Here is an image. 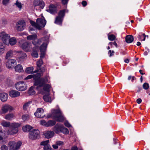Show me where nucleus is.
<instances>
[{
	"label": "nucleus",
	"instance_id": "f257e3e1",
	"mask_svg": "<svg viewBox=\"0 0 150 150\" xmlns=\"http://www.w3.org/2000/svg\"><path fill=\"white\" fill-rule=\"evenodd\" d=\"M49 83L47 76L44 78H41L39 79L35 80L34 83V86H38L36 88L39 89L40 88L43 87V90L45 91H50L51 86L49 84L47 83Z\"/></svg>",
	"mask_w": 150,
	"mask_h": 150
},
{
	"label": "nucleus",
	"instance_id": "f03ea898",
	"mask_svg": "<svg viewBox=\"0 0 150 150\" xmlns=\"http://www.w3.org/2000/svg\"><path fill=\"white\" fill-rule=\"evenodd\" d=\"M51 117H52L53 119L58 122H62L64 120V117L59 109L52 110L51 115H49L47 116L48 118Z\"/></svg>",
	"mask_w": 150,
	"mask_h": 150
},
{
	"label": "nucleus",
	"instance_id": "7ed1b4c3",
	"mask_svg": "<svg viewBox=\"0 0 150 150\" xmlns=\"http://www.w3.org/2000/svg\"><path fill=\"white\" fill-rule=\"evenodd\" d=\"M30 23L31 25L35 28L38 30H40L42 28L45 27L46 23V21L44 19L38 18L36 20V23L32 21H30Z\"/></svg>",
	"mask_w": 150,
	"mask_h": 150
},
{
	"label": "nucleus",
	"instance_id": "20e7f679",
	"mask_svg": "<svg viewBox=\"0 0 150 150\" xmlns=\"http://www.w3.org/2000/svg\"><path fill=\"white\" fill-rule=\"evenodd\" d=\"M49 36H46L44 38L41 39L42 40L44 41L45 42H44L40 47V50L41 52L40 57L41 58H43L45 57L47 43L49 41Z\"/></svg>",
	"mask_w": 150,
	"mask_h": 150
},
{
	"label": "nucleus",
	"instance_id": "39448f33",
	"mask_svg": "<svg viewBox=\"0 0 150 150\" xmlns=\"http://www.w3.org/2000/svg\"><path fill=\"white\" fill-rule=\"evenodd\" d=\"M66 12H68V11L67 10L64 9L59 11L58 16L56 18L54 22L55 23L60 25H62L65 15V13Z\"/></svg>",
	"mask_w": 150,
	"mask_h": 150
},
{
	"label": "nucleus",
	"instance_id": "423d86ee",
	"mask_svg": "<svg viewBox=\"0 0 150 150\" xmlns=\"http://www.w3.org/2000/svg\"><path fill=\"white\" fill-rule=\"evenodd\" d=\"M37 37L36 35L35 34L28 36L27 38L28 40H34L33 41V43L35 46V50H37L38 48V47L41 43V40H38L35 41Z\"/></svg>",
	"mask_w": 150,
	"mask_h": 150
},
{
	"label": "nucleus",
	"instance_id": "0eeeda50",
	"mask_svg": "<svg viewBox=\"0 0 150 150\" xmlns=\"http://www.w3.org/2000/svg\"><path fill=\"white\" fill-rule=\"evenodd\" d=\"M21 142H18L16 143L15 142H10L8 144V146L10 150H17L20 148Z\"/></svg>",
	"mask_w": 150,
	"mask_h": 150
},
{
	"label": "nucleus",
	"instance_id": "6e6552de",
	"mask_svg": "<svg viewBox=\"0 0 150 150\" xmlns=\"http://www.w3.org/2000/svg\"><path fill=\"white\" fill-rule=\"evenodd\" d=\"M29 138L32 140H35L40 137V132L38 129H33L29 132Z\"/></svg>",
	"mask_w": 150,
	"mask_h": 150
},
{
	"label": "nucleus",
	"instance_id": "1a4fd4ad",
	"mask_svg": "<svg viewBox=\"0 0 150 150\" xmlns=\"http://www.w3.org/2000/svg\"><path fill=\"white\" fill-rule=\"evenodd\" d=\"M20 125L17 123H12L10 126V129L8 130V133L9 134H13L17 133L18 131V127Z\"/></svg>",
	"mask_w": 150,
	"mask_h": 150
},
{
	"label": "nucleus",
	"instance_id": "9d476101",
	"mask_svg": "<svg viewBox=\"0 0 150 150\" xmlns=\"http://www.w3.org/2000/svg\"><path fill=\"white\" fill-rule=\"evenodd\" d=\"M15 86L18 91H23L27 89L26 85L23 81L17 82L15 84Z\"/></svg>",
	"mask_w": 150,
	"mask_h": 150
},
{
	"label": "nucleus",
	"instance_id": "9b49d317",
	"mask_svg": "<svg viewBox=\"0 0 150 150\" xmlns=\"http://www.w3.org/2000/svg\"><path fill=\"white\" fill-rule=\"evenodd\" d=\"M10 38V36L5 32H2L0 33V40L5 44H8V40Z\"/></svg>",
	"mask_w": 150,
	"mask_h": 150
},
{
	"label": "nucleus",
	"instance_id": "f8f14e48",
	"mask_svg": "<svg viewBox=\"0 0 150 150\" xmlns=\"http://www.w3.org/2000/svg\"><path fill=\"white\" fill-rule=\"evenodd\" d=\"M36 69L34 70V72H39L35 74V76L38 77H40L42 76L43 72L45 71V68L43 66H35Z\"/></svg>",
	"mask_w": 150,
	"mask_h": 150
},
{
	"label": "nucleus",
	"instance_id": "ddd939ff",
	"mask_svg": "<svg viewBox=\"0 0 150 150\" xmlns=\"http://www.w3.org/2000/svg\"><path fill=\"white\" fill-rule=\"evenodd\" d=\"M21 46L23 50L27 52L30 51L32 47L31 44L27 42H23Z\"/></svg>",
	"mask_w": 150,
	"mask_h": 150
},
{
	"label": "nucleus",
	"instance_id": "4468645a",
	"mask_svg": "<svg viewBox=\"0 0 150 150\" xmlns=\"http://www.w3.org/2000/svg\"><path fill=\"white\" fill-rule=\"evenodd\" d=\"M25 26V22L23 21H20L16 23V28L18 31H21L24 29Z\"/></svg>",
	"mask_w": 150,
	"mask_h": 150
},
{
	"label": "nucleus",
	"instance_id": "2eb2a0df",
	"mask_svg": "<svg viewBox=\"0 0 150 150\" xmlns=\"http://www.w3.org/2000/svg\"><path fill=\"white\" fill-rule=\"evenodd\" d=\"M35 116L37 117L42 118L45 116L44 110L42 108H38L36 111L35 113Z\"/></svg>",
	"mask_w": 150,
	"mask_h": 150
},
{
	"label": "nucleus",
	"instance_id": "dca6fc26",
	"mask_svg": "<svg viewBox=\"0 0 150 150\" xmlns=\"http://www.w3.org/2000/svg\"><path fill=\"white\" fill-rule=\"evenodd\" d=\"M15 52V51L12 50H10L7 51L5 56V59H8L13 57Z\"/></svg>",
	"mask_w": 150,
	"mask_h": 150
},
{
	"label": "nucleus",
	"instance_id": "f3484780",
	"mask_svg": "<svg viewBox=\"0 0 150 150\" xmlns=\"http://www.w3.org/2000/svg\"><path fill=\"white\" fill-rule=\"evenodd\" d=\"M13 110V108L9 105H5L2 108L1 110L3 113H5L8 111H11Z\"/></svg>",
	"mask_w": 150,
	"mask_h": 150
},
{
	"label": "nucleus",
	"instance_id": "a211bd4d",
	"mask_svg": "<svg viewBox=\"0 0 150 150\" xmlns=\"http://www.w3.org/2000/svg\"><path fill=\"white\" fill-rule=\"evenodd\" d=\"M56 10L55 6L52 4H50L46 9L47 11L52 14L54 13L55 12Z\"/></svg>",
	"mask_w": 150,
	"mask_h": 150
},
{
	"label": "nucleus",
	"instance_id": "6ab92c4d",
	"mask_svg": "<svg viewBox=\"0 0 150 150\" xmlns=\"http://www.w3.org/2000/svg\"><path fill=\"white\" fill-rule=\"evenodd\" d=\"M34 5L35 6H39L43 8L45 6V3L42 0H35Z\"/></svg>",
	"mask_w": 150,
	"mask_h": 150
},
{
	"label": "nucleus",
	"instance_id": "aec40b11",
	"mask_svg": "<svg viewBox=\"0 0 150 150\" xmlns=\"http://www.w3.org/2000/svg\"><path fill=\"white\" fill-rule=\"evenodd\" d=\"M9 95L12 98H15L19 96L20 93L16 90H11L9 92Z\"/></svg>",
	"mask_w": 150,
	"mask_h": 150
},
{
	"label": "nucleus",
	"instance_id": "412c9836",
	"mask_svg": "<svg viewBox=\"0 0 150 150\" xmlns=\"http://www.w3.org/2000/svg\"><path fill=\"white\" fill-rule=\"evenodd\" d=\"M63 125L60 124H57L54 127V130L57 133L61 132Z\"/></svg>",
	"mask_w": 150,
	"mask_h": 150
},
{
	"label": "nucleus",
	"instance_id": "4be33fe9",
	"mask_svg": "<svg viewBox=\"0 0 150 150\" xmlns=\"http://www.w3.org/2000/svg\"><path fill=\"white\" fill-rule=\"evenodd\" d=\"M6 62V66H14L17 64V62L15 59H7Z\"/></svg>",
	"mask_w": 150,
	"mask_h": 150
},
{
	"label": "nucleus",
	"instance_id": "5701e85b",
	"mask_svg": "<svg viewBox=\"0 0 150 150\" xmlns=\"http://www.w3.org/2000/svg\"><path fill=\"white\" fill-rule=\"evenodd\" d=\"M8 94L5 93H0V99L3 102L6 101L8 98Z\"/></svg>",
	"mask_w": 150,
	"mask_h": 150
},
{
	"label": "nucleus",
	"instance_id": "b1692460",
	"mask_svg": "<svg viewBox=\"0 0 150 150\" xmlns=\"http://www.w3.org/2000/svg\"><path fill=\"white\" fill-rule=\"evenodd\" d=\"M17 42V40L15 37H12L10 38L8 40V44H6L7 45H9L10 44L11 45H13L16 44Z\"/></svg>",
	"mask_w": 150,
	"mask_h": 150
},
{
	"label": "nucleus",
	"instance_id": "393cba45",
	"mask_svg": "<svg viewBox=\"0 0 150 150\" xmlns=\"http://www.w3.org/2000/svg\"><path fill=\"white\" fill-rule=\"evenodd\" d=\"M54 132L53 131H49L47 132L45 134V137L48 139L52 137L54 135Z\"/></svg>",
	"mask_w": 150,
	"mask_h": 150
},
{
	"label": "nucleus",
	"instance_id": "a878e982",
	"mask_svg": "<svg viewBox=\"0 0 150 150\" xmlns=\"http://www.w3.org/2000/svg\"><path fill=\"white\" fill-rule=\"evenodd\" d=\"M125 40L126 42L127 43H130L133 41L134 40V38L132 35H128L126 36Z\"/></svg>",
	"mask_w": 150,
	"mask_h": 150
},
{
	"label": "nucleus",
	"instance_id": "bb28decb",
	"mask_svg": "<svg viewBox=\"0 0 150 150\" xmlns=\"http://www.w3.org/2000/svg\"><path fill=\"white\" fill-rule=\"evenodd\" d=\"M18 53H20V57L19 58V59L21 60H23V59H25L27 57L26 54L24 52H23L21 51H17Z\"/></svg>",
	"mask_w": 150,
	"mask_h": 150
},
{
	"label": "nucleus",
	"instance_id": "cd10ccee",
	"mask_svg": "<svg viewBox=\"0 0 150 150\" xmlns=\"http://www.w3.org/2000/svg\"><path fill=\"white\" fill-rule=\"evenodd\" d=\"M15 117L13 113L6 114L5 116V119L8 120H12Z\"/></svg>",
	"mask_w": 150,
	"mask_h": 150
},
{
	"label": "nucleus",
	"instance_id": "c85d7f7f",
	"mask_svg": "<svg viewBox=\"0 0 150 150\" xmlns=\"http://www.w3.org/2000/svg\"><path fill=\"white\" fill-rule=\"evenodd\" d=\"M34 68L33 67H30L26 68L25 70V72L27 73H34V71H33Z\"/></svg>",
	"mask_w": 150,
	"mask_h": 150
},
{
	"label": "nucleus",
	"instance_id": "c756f323",
	"mask_svg": "<svg viewBox=\"0 0 150 150\" xmlns=\"http://www.w3.org/2000/svg\"><path fill=\"white\" fill-rule=\"evenodd\" d=\"M56 124L55 121L53 120H49L47 122V127L52 126Z\"/></svg>",
	"mask_w": 150,
	"mask_h": 150
},
{
	"label": "nucleus",
	"instance_id": "7c9ffc66",
	"mask_svg": "<svg viewBox=\"0 0 150 150\" xmlns=\"http://www.w3.org/2000/svg\"><path fill=\"white\" fill-rule=\"evenodd\" d=\"M32 127L29 125H26L23 127V130L25 132H30Z\"/></svg>",
	"mask_w": 150,
	"mask_h": 150
},
{
	"label": "nucleus",
	"instance_id": "2f4dec72",
	"mask_svg": "<svg viewBox=\"0 0 150 150\" xmlns=\"http://www.w3.org/2000/svg\"><path fill=\"white\" fill-rule=\"evenodd\" d=\"M16 71L19 72H23V70L22 66H15L14 67Z\"/></svg>",
	"mask_w": 150,
	"mask_h": 150
},
{
	"label": "nucleus",
	"instance_id": "473e14b6",
	"mask_svg": "<svg viewBox=\"0 0 150 150\" xmlns=\"http://www.w3.org/2000/svg\"><path fill=\"white\" fill-rule=\"evenodd\" d=\"M146 35L144 33H139L138 38L141 41H144L145 40Z\"/></svg>",
	"mask_w": 150,
	"mask_h": 150
},
{
	"label": "nucleus",
	"instance_id": "72a5a7b5",
	"mask_svg": "<svg viewBox=\"0 0 150 150\" xmlns=\"http://www.w3.org/2000/svg\"><path fill=\"white\" fill-rule=\"evenodd\" d=\"M44 100L46 102H50L51 99L49 95H45L43 97Z\"/></svg>",
	"mask_w": 150,
	"mask_h": 150
},
{
	"label": "nucleus",
	"instance_id": "f704fd0d",
	"mask_svg": "<svg viewBox=\"0 0 150 150\" xmlns=\"http://www.w3.org/2000/svg\"><path fill=\"white\" fill-rule=\"evenodd\" d=\"M34 86H32L30 88L28 93L30 95H33L35 94V92L33 90Z\"/></svg>",
	"mask_w": 150,
	"mask_h": 150
},
{
	"label": "nucleus",
	"instance_id": "c9c22d12",
	"mask_svg": "<svg viewBox=\"0 0 150 150\" xmlns=\"http://www.w3.org/2000/svg\"><path fill=\"white\" fill-rule=\"evenodd\" d=\"M14 5L17 7L19 9V10L20 11L22 8V4L21 2L17 0L16 1V2L14 4Z\"/></svg>",
	"mask_w": 150,
	"mask_h": 150
},
{
	"label": "nucleus",
	"instance_id": "e433bc0d",
	"mask_svg": "<svg viewBox=\"0 0 150 150\" xmlns=\"http://www.w3.org/2000/svg\"><path fill=\"white\" fill-rule=\"evenodd\" d=\"M1 125L4 127H8L10 126V123L9 122L4 121L1 123Z\"/></svg>",
	"mask_w": 150,
	"mask_h": 150
},
{
	"label": "nucleus",
	"instance_id": "4c0bfd02",
	"mask_svg": "<svg viewBox=\"0 0 150 150\" xmlns=\"http://www.w3.org/2000/svg\"><path fill=\"white\" fill-rule=\"evenodd\" d=\"M61 132L65 134H68L69 133V131L67 128L64 127L63 125Z\"/></svg>",
	"mask_w": 150,
	"mask_h": 150
},
{
	"label": "nucleus",
	"instance_id": "58836bf2",
	"mask_svg": "<svg viewBox=\"0 0 150 150\" xmlns=\"http://www.w3.org/2000/svg\"><path fill=\"white\" fill-rule=\"evenodd\" d=\"M108 39L110 41H113L114 40L116 37L115 35L113 34H111L110 35H108Z\"/></svg>",
	"mask_w": 150,
	"mask_h": 150
},
{
	"label": "nucleus",
	"instance_id": "ea45409f",
	"mask_svg": "<svg viewBox=\"0 0 150 150\" xmlns=\"http://www.w3.org/2000/svg\"><path fill=\"white\" fill-rule=\"evenodd\" d=\"M22 118L24 121H26L29 119V115H23L22 116Z\"/></svg>",
	"mask_w": 150,
	"mask_h": 150
},
{
	"label": "nucleus",
	"instance_id": "a19ab883",
	"mask_svg": "<svg viewBox=\"0 0 150 150\" xmlns=\"http://www.w3.org/2000/svg\"><path fill=\"white\" fill-rule=\"evenodd\" d=\"M49 142V140H47L45 141H42L40 142V145L41 146H45L46 145H47Z\"/></svg>",
	"mask_w": 150,
	"mask_h": 150
},
{
	"label": "nucleus",
	"instance_id": "79ce46f5",
	"mask_svg": "<svg viewBox=\"0 0 150 150\" xmlns=\"http://www.w3.org/2000/svg\"><path fill=\"white\" fill-rule=\"evenodd\" d=\"M31 55L32 56L34 57L37 58L38 56V54L36 51L33 50L32 53Z\"/></svg>",
	"mask_w": 150,
	"mask_h": 150
},
{
	"label": "nucleus",
	"instance_id": "37998d69",
	"mask_svg": "<svg viewBox=\"0 0 150 150\" xmlns=\"http://www.w3.org/2000/svg\"><path fill=\"white\" fill-rule=\"evenodd\" d=\"M30 102H28L25 103L23 106V109L24 110H26L27 109V108L29 106Z\"/></svg>",
	"mask_w": 150,
	"mask_h": 150
},
{
	"label": "nucleus",
	"instance_id": "c03bdc74",
	"mask_svg": "<svg viewBox=\"0 0 150 150\" xmlns=\"http://www.w3.org/2000/svg\"><path fill=\"white\" fill-rule=\"evenodd\" d=\"M43 149L44 150H51L52 148L49 144L46 145L44 146Z\"/></svg>",
	"mask_w": 150,
	"mask_h": 150
},
{
	"label": "nucleus",
	"instance_id": "a18cd8bd",
	"mask_svg": "<svg viewBox=\"0 0 150 150\" xmlns=\"http://www.w3.org/2000/svg\"><path fill=\"white\" fill-rule=\"evenodd\" d=\"M115 52L113 50H110L108 52V54L110 57H111L112 56H113Z\"/></svg>",
	"mask_w": 150,
	"mask_h": 150
},
{
	"label": "nucleus",
	"instance_id": "49530a36",
	"mask_svg": "<svg viewBox=\"0 0 150 150\" xmlns=\"http://www.w3.org/2000/svg\"><path fill=\"white\" fill-rule=\"evenodd\" d=\"M143 87L144 89L146 90L149 88V86L148 83H145L143 84Z\"/></svg>",
	"mask_w": 150,
	"mask_h": 150
},
{
	"label": "nucleus",
	"instance_id": "de8ad7c7",
	"mask_svg": "<svg viewBox=\"0 0 150 150\" xmlns=\"http://www.w3.org/2000/svg\"><path fill=\"white\" fill-rule=\"evenodd\" d=\"M56 144L57 146H61L64 144V142L61 141H58L56 142Z\"/></svg>",
	"mask_w": 150,
	"mask_h": 150
},
{
	"label": "nucleus",
	"instance_id": "09e8293b",
	"mask_svg": "<svg viewBox=\"0 0 150 150\" xmlns=\"http://www.w3.org/2000/svg\"><path fill=\"white\" fill-rule=\"evenodd\" d=\"M1 150H8V148L7 146L5 145H2L1 147Z\"/></svg>",
	"mask_w": 150,
	"mask_h": 150
},
{
	"label": "nucleus",
	"instance_id": "8fccbe9b",
	"mask_svg": "<svg viewBox=\"0 0 150 150\" xmlns=\"http://www.w3.org/2000/svg\"><path fill=\"white\" fill-rule=\"evenodd\" d=\"M40 123L41 125H45L47 127V122L44 120L40 121Z\"/></svg>",
	"mask_w": 150,
	"mask_h": 150
},
{
	"label": "nucleus",
	"instance_id": "3c124183",
	"mask_svg": "<svg viewBox=\"0 0 150 150\" xmlns=\"http://www.w3.org/2000/svg\"><path fill=\"white\" fill-rule=\"evenodd\" d=\"M43 64V61L42 59H40L37 62V66H41Z\"/></svg>",
	"mask_w": 150,
	"mask_h": 150
},
{
	"label": "nucleus",
	"instance_id": "603ef678",
	"mask_svg": "<svg viewBox=\"0 0 150 150\" xmlns=\"http://www.w3.org/2000/svg\"><path fill=\"white\" fill-rule=\"evenodd\" d=\"M5 44L4 43L0 42V49H4L5 47Z\"/></svg>",
	"mask_w": 150,
	"mask_h": 150
},
{
	"label": "nucleus",
	"instance_id": "864d4df0",
	"mask_svg": "<svg viewBox=\"0 0 150 150\" xmlns=\"http://www.w3.org/2000/svg\"><path fill=\"white\" fill-rule=\"evenodd\" d=\"M34 76H35V75H29L28 76L26 77L25 78V79H30L33 77Z\"/></svg>",
	"mask_w": 150,
	"mask_h": 150
},
{
	"label": "nucleus",
	"instance_id": "5fc2aeb1",
	"mask_svg": "<svg viewBox=\"0 0 150 150\" xmlns=\"http://www.w3.org/2000/svg\"><path fill=\"white\" fill-rule=\"evenodd\" d=\"M5 49H0V55L2 54L4 52Z\"/></svg>",
	"mask_w": 150,
	"mask_h": 150
},
{
	"label": "nucleus",
	"instance_id": "6e6d98bb",
	"mask_svg": "<svg viewBox=\"0 0 150 150\" xmlns=\"http://www.w3.org/2000/svg\"><path fill=\"white\" fill-rule=\"evenodd\" d=\"M64 124L65 126L68 127H70L71 126V125L68 122H65Z\"/></svg>",
	"mask_w": 150,
	"mask_h": 150
},
{
	"label": "nucleus",
	"instance_id": "4d7b16f0",
	"mask_svg": "<svg viewBox=\"0 0 150 150\" xmlns=\"http://www.w3.org/2000/svg\"><path fill=\"white\" fill-rule=\"evenodd\" d=\"M87 2L85 1H83L82 2V4L83 7H85L87 5Z\"/></svg>",
	"mask_w": 150,
	"mask_h": 150
},
{
	"label": "nucleus",
	"instance_id": "13d9d810",
	"mask_svg": "<svg viewBox=\"0 0 150 150\" xmlns=\"http://www.w3.org/2000/svg\"><path fill=\"white\" fill-rule=\"evenodd\" d=\"M9 1V0H3V4H5L8 3Z\"/></svg>",
	"mask_w": 150,
	"mask_h": 150
},
{
	"label": "nucleus",
	"instance_id": "bf43d9fd",
	"mask_svg": "<svg viewBox=\"0 0 150 150\" xmlns=\"http://www.w3.org/2000/svg\"><path fill=\"white\" fill-rule=\"evenodd\" d=\"M68 0H62V2L63 4H65L67 3Z\"/></svg>",
	"mask_w": 150,
	"mask_h": 150
},
{
	"label": "nucleus",
	"instance_id": "052dcab7",
	"mask_svg": "<svg viewBox=\"0 0 150 150\" xmlns=\"http://www.w3.org/2000/svg\"><path fill=\"white\" fill-rule=\"evenodd\" d=\"M78 148L76 146H74L72 147L71 150H78Z\"/></svg>",
	"mask_w": 150,
	"mask_h": 150
},
{
	"label": "nucleus",
	"instance_id": "680f3d73",
	"mask_svg": "<svg viewBox=\"0 0 150 150\" xmlns=\"http://www.w3.org/2000/svg\"><path fill=\"white\" fill-rule=\"evenodd\" d=\"M142 100L140 98H138L137 100V102L138 104H140L142 102Z\"/></svg>",
	"mask_w": 150,
	"mask_h": 150
},
{
	"label": "nucleus",
	"instance_id": "e2e57ef3",
	"mask_svg": "<svg viewBox=\"0 0 150 150\" xmlns=\"http://www.w3.org/2000/svg\"><path fill=\"white\" fill-rule=\"evenodd\" d=\"M53 147L55 149H57L58 148L57 145L56 144L55 145H52Z\"/></svg>",
	"mask_w": 150,
	"mask_h": 150
},
{
	"label": "nucleus",
	"instance_id": "0e129e2a",
	"mask_svg": "<svg viewBox=\"0 0 150 150\" xmlns=\"http://www.w3.org/2000/svg\"><path fill=\"white\" fill-rule=\"evenodd\" d=\"M7 68L9 69H12L14 68V66H6Z\"/></svg>",
	"mask_w": 150,
	"mask_h": 150
},
{
	"label": "nucleus",
	"instance_id": "69168bd1",
	"mask_svg": "<svg viewBox=\"0 0 150 150\" xmlns=\"http://www.w3.org/2000/svg\"><path fill=\"white\" fill-rule=\"evenodd\" d=\"M113 44L116 47H117V45L115 41H114L113 42Z\"/></svg>",
	"mask_w": 150,
	"mask_h": 150
},
{
	"label": "nucleus",
	"instance_id": "338daca9",
	"mask_svg": "<svg viewBox=\"0 0 150 150\" xmlns=\"http://www.w3.org/2000/svg\"><path fill=\"white\" fill-rule=\"evenodd\" d=\"M124 62L126 63H128L129 62V60L128 59H125Z\"/></svg>",
	"mask_w": 150,
	"mask_h": 150
},
{
	"label": "nucleus",
	"instance_id": "774afa93",
	"mask_svg": "<svg viewBox=\"0 0 150 150\" xmlns=\"http://www.w3.org/2000/svg\"><path fill=\"white\" fill-rule=\"evenodd\" d=\"M3 139V137L1 134H0V141Z\"/></svg>",
	"mask_w": 150,
	"mask_h": 150
}]
</instances>
